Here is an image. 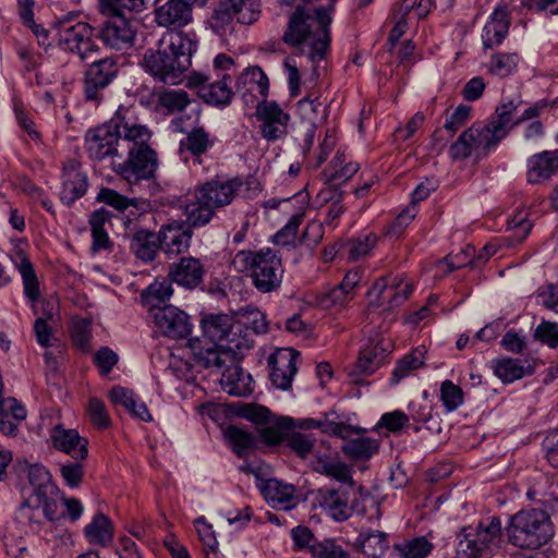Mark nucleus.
Returning a JSON list of instances; mask_svg holds the SVG:
<instances>
[{
  "label": "nucleus",
  "mask_w": 558,
  "mask_h": 558,
  "mask_svg": "<svg viewBox=\"0 0 558 558\" xmlns=\"http://www.w3.org/2000/svg\"><path fill=\"white\" fill-rule=\"evenodd\" d=\"M336 0L328 7H319L310 13L303 5H298L291 14L283 41L293 47L307 49L312 62L325 59L330 45L331 13Z\"/></svg>",
  "instance_id": "obj_1"
},
{
  "label": "nucleus",
  "mask_w": 558,
  "mask_h": 558,
  "mask_svg": "<svg viewBox=\"0 0 558 558\" xmlns=\"http://www.w3.org/2000/svg\"><path fill=\"white\" fill-rule=\"evenodd\" d=\"M195 50L196 43L189 34L171 32L161 37L157 50L145 52L143 66L157 81L175 85L184 78Z\"/></svg>",
  "instance_id": "obj_2"
},
{
  "label": "nucleus",
  "mask_w": 558,
  "mask_h": 558,
  "mask_svg": "<svg viewBox=\"0 0 558 558\" xmlns=\"http://www.w3.org/2000/svg\"><path fill=\"white\" fill-rule=\"evenodd\" d=\"M137 121L131 108L119 107L114 116L106 123L88 130L85 135V148L90 159L113 161L123 159V151L130 149V137Z\"/></svg>",
  "instance_id": "obj_3"
},
{
  "label": "nucleus",
  "mask_w": 558,
  "mask_h": 558,
  "mask_svg": "<svg viewBox=\"0 0 558 558\" xmlns=\"http://www.w3.org/2000/svg\"><path fill=\"white\" fill-rule=\"evenodd\" d=\"M130 137V149L123 151V159L113 161L112 169L130 185L154 177L158 160L156 153L148 145L151 133L137 120Z\"/></svg>",
  "instance_id": "obj_4"
},
{
  "label": "nucleus",
  "mask_w": 558,
  "mask_h": 558,
  "mask_svg": "<svg viewBox=\"0 0 558 558\" xmlns=\"http://www.w3.org/2000/svg\"><path fill=\"white\" fill-rule=\"evenodd\" d=\"M553 534L549 515L541 509L521 510L510 517L506 526L508 542L519 548L536 549Z\"/></svg>",
  "instance_id": "obj_5"
},
{
  "label": "nucleus",
  "mask_w": 558,
  "mask_h": 558,
  "mask_svg": "<svg viewBox=\"0 0 558 558\" xmlns=\"http://www.w3.org/2000/svg\"><path fill=\"white\" fill-rule=\"evenodd\" d=\"M502 544V526L498 517L465 526L458 534L457 554L464 558H490Z\"/></svg>",
  "instance_id": "obj_6"
},
{
  "label": "nucleus",
  "mask_w": 558,
  "mask_h": 558,
  "mask_svg": "<svg viewBox=\"0 0 558 558\" xmlns=\"http://www.w3.org/2000/svg\"><path fill=\"white\" fill-rule=\"evenodd\" d=\"M59 47L65 52L75 54L80 61L87 62L99 51L94 28L85 22L71 23V16H65L54 23Z\"/></svg>",
  "instance_id": "obj_7"
},
{
  "label": "nucleus",
  "mask_w": 558,
  "mask_h": 558,
  "mask_svg": "<svg viewBox=\"0 0 558 558\" xmlns=\"http://www.w3.org/2000/svg\"><path fill=\"white\" fill-rule=\"evenodd\" d=\"M368 494L362 486H340L338 488H322L318 490V502L320 507L336 521L348 520L353 512L364 514L366 508L361 506L360 499L364 500Z\"/></svg>",
  "instance_id": "obj_8"
},
{
  "label": "nucleus",
  "mask_w": 558,
  "mask_h": 558,
  "mask_svg": "<svg viewBox=\"0 0 558 558\" xmlns=\"http://www.w3.org/2000/svg\"><path fill=\"white\" fill-rule=\"evenodd\" d=\"M118 73L117 58L105 57L93 60L83 73V95L85 100L101 101L105 89L113 83Z\"/></svg>",
  "instance_id": "obj_9"
},
{
  "label": "nucleus",
  "mask_w": 558,
  "mask_h": 558,
  "mask_svg": "<svg viewBox=\"0 0 558 558\" xmlns=\"http://www.w3.org/2000/svg\"><path fill=\"white\" fill-rule=\"evenodd\" d=\"M108 20L104 22L99 35L107 46L122 50L133 46L137 22L126 19L123 13H105Z\"/></svg>",
  "instance_id": "obj_10"
},
{
  "label": "nucleus",
  "mask_w": 558,
  "mask_h": 558,
  "mask_svg": "<svg viewBox=\"0 0 558 558\" xmlns=\"http://www.w3.org/2000/svg\"><path fill=\"white\" fill-rule=\"evenodd\" d=\"M257 263L252 270V279L255 288L263 293H268L279 288L283 269L281 259L269 248L257 253Z\"/></svg>",
  "instance_id": "obj_11"
},
{
  "label": "nucleus",
  "mask_w": 558,
  "mask_h": 558,
  "mask_svg": "<svg viewBox=\"0 0 558 558\" xmlns=\"http://www.w3.org/2000/svg\"><path fill=\"white\" fill-rule=\"evenodd\" d=\"M204 5L207 0H168L155 8V22L166 28H181L192 22L194 3Z\"/></svg>",
  "instance_id": "obj_12"
},
{
  "label": "nucleus",
  "mask_w": 558,
  "mask_h": 558,
  "mask_svg": "<svg viewBox=\"0 0 558 558\" xmlns=\"http://www.w3.org/2000/svg\"><path fill=\"white\" fill-rule=\"evenodd\" d=\"M256 117L262 122L260 133L264 138L276 141L286 135L290 116L276 101L258 102Z\"/></svg>",
  "instance_id": "obj_13"
},
{
  "label": "nucleus",
  "mask_w": 558,
  "mask_h": 558,
  "mask_svg": "<svg viewBox=\"0 0 558 558\" xmlns=\"http://www.w3.org/2000/svg\"><path fill=\"white\" fill-rule=\"evenodd\" d=\"M153 318L166 337L185 339L192 332L193 325L190 316L177 306H163V308L157 310Z\"/></svg>",
  "instance_id": "obj_14"
},
{
  "label": "nucleus",
  "mask_w": 558,
  "mask_h": 558,
  "mask_svg": "<svg viewBox=\"0 0 558 558\" xmlns=\"http://www.w3.org/2000/svg\"><path fill=\"white\" fill-rule=\"evenodd\" d=\"M299 352L291 349H280L268 357L270 367V380L279 389L288 390L298 372L296 360Z\"/></svg>",
  "instance_id": "obj_15"
},
{
  "label": "nucleus",
  "mask_w": 558,
  "mask_h": 558,
  "mask_svg": "<svg viewBox=\"0 0 558 558\" xmlns=\"http://www.w3.org/2000/svg\"><path fill=\"white\" fill-rule=\"evenodd\" d=\"M160 251L169 257L181 255L190 248L193 230L183 221L173 220L158 231Z\"/></svg>",
  "instance_id": "obj_16"
},
{
  "label": "nucleus",
  "mask_w": 558,
  "mask_h": 558,
  "mask_svg": "<svg viewBox=\"0 0 558 558\" xmlns=\"http://www.w3.org/2000/svg\"><path fill=\"white\" fill-rule=\"evenodd\" d=\"M231 342H234V344L211 343L208 347L194 351L196 364L205 368H221L228 363H233L236 351L241 350L244 344L241 339H232Z\"/></svg>",
  "instance_id": "obj_17"
},
{
  "label": "nucleus",
  "mask_w": 558,
  "mask_h": 558,
  "mask_svg": "<svg viewBox=\"0 0 558 558\" xmlns=\"http://www.w3.org/2000/svg\"><path fill=\"white\" fill-rule=\"evenodd\" d=\"M242 182L239 179L211 180L195 189L201 199H205L215 210L229 205Z\"/></svg>",
  "instance_id": "obj_18"
},
{
  "label": "nucleus",
  "mask_w": 558,
  "mask_h": 558,
  "mask_svg": "<svg viewBox=\"0 0 558 558\" xmlns=\"http://www.w3.org/2000/svg\"><path fill=\"white\" fill-rule=\"evenodd\" d=\"M204 265L198 258L189 256L182 257L178 263L169 266L168 276L172 282L193 290L197 288L204 279Z\"/></svg>",
  "instance_id": "obj_19"
},
{
  "label": "nucleus",
  "mask_w": 558,
  "mask_h": 558,
  "mask_svg": "<svg viewBox=\"0 0 558 558\" xmlns=\"http://www.w3.org/2000/svg\"><path fill=\"white\" fill-rule=\"evenodd\" d=\"M51 440L56 449L65 452L74 460H85L88 454V441L76 429L57 425L51 430Z\"/></svg>",
  "instance_id": "obj_20"
},
{
  "label": "nucleus",
  "mask_w": 558,
  "mask_h": 558,
  "mask_svg": "<svg viewBox=\"0 0 558 558\" xmlns=\"http://www.w3.org/2000/svg\"><path fill=\"white\" fill-rule=\"evenodd\" d=\"M204 335L213 343L234 344L232 339H240L241 326L234 325L232 318L226 314L209 315L202 320Z\"/></svg>",
  "instance_id": "obj_21"
},
{
  "label": "nucleus",
  "mask_w": 558,
  "mask_h": 558,
  "mask_svg": "<svg viewBox=\"0 0 558 558\" xmlns=\"http://www.w3.org/2000/svg\"><path fill=\"white\" fill-rule=\"evenodd\" d=\"M391 350L390 341L384 339H372L361 350L360 356L355 363V372L361 375H371L380 367Z\"/></svg>",
  "instance_id": "obj_22"
},
{
  "label": "nucleus",
  "mask_w": 558,
  "mask_h": 558,
  "mask_svg": "<svg viewBox=\"0 0 558 558\" xmlns=\"http://www.w3.org/2000/svg\"><path fill=\"white\" fill-rule=\"evenodd\" d=\"M526 179L532 184L549 180L558 171V150H544L527 159Z\"/></svg>",
  "instance_id": "obj_23"
},
{
  "label": "nucleus",
  "mask_w": 558,
  "mask_h": 558,
  "mask_svg": "<svg viewBox=\"0 0 558 558\" xmlns=\"http://www.w3.org/2000/svg\"><path fill=\"white\" fill-rule=\"evenodd\" d=\"M260 492L274 508L290 510L298 504L295 487L276 478L266 480L260 486Z\"/></svg>",
  "instance_id": "obj_24"
},
{
  "label": "nucleus",
  "mask_w": 558,
  "mask_h": 558,
  "mask_svg": "<svg viewBox=\"0 0 558 558\" xmlns=\"http://www.w3.org/2000/svg\"><path fill=\"white\" fill-rule=\"evenodd\" d=\"M510 26L509 13L504 8H497L490 15L483 29V45L485 49H492L500 45L508 34Z\"/></svg>",
  "instance_id": "obj_25"
},
{
  "label": "nucleus",
  "mask_w": 558,
  "mask_h": 558,
  "mask_svg": "<svg viewBox=\"0 0 558 558\" xmlns=\"http://www.w3.org/2000/svg\"><path fill=\"white\" fill-rule=\"evenodd\" d=\"M109 399L113 404L124 408L134 417L145 422L153 420L146 404L135 396L133 390L116 386L109 391Z\"/></svg>",
  "instance_id": "obj_26"
},
{
  "label": "nucleus",
  "mask_w": 558,
  "mask_h": 558,
  "mask_svg": "<svg viewBox=\"0 0 558 558\" xmlns=\"http://www.w3.org/2000/svg\"><path fill=\"white\" fill-rule=\"evenodd\" d=\"M87 191V177L77 168L70 167L63 170L62 190L60 198L63 204L71 206Z\"/></svg>",
  "instance_id": "obj_27"
},
{
  "label": "nucleus",
  "mask_w": 558,
  "mask_h": 558,
  "mask_svg": "<svg viewBox=\"0 0 558 558\" xmlns=\"http://www.w3.org/2000/svg\"><path fill=\"white\" fill-rule=\"evenodd\" d=\"M235 4L230 0H222L215 7L209 19L210 28L223 37L234 33L239 22L234 12Z\"/></svg>",
  "instance_id": "obj_28"
},
{
  "label": "nucleus",
  "mask_w": 558,
  "mask_h": 558,
  "mask_svg": "<svg viewBox=\"0 0 558 558\" xmlns=\"http://www.w3.org/2000/svg\"><path fill=\"white\" fill-rule=\"evenodd\" d=\"M130 248L137 258L144 262H151L160 250L159 234L146 229H140L133 233Z\"/></svg>",
  "instance_id": "obj_29"
},
{
  "label": "nucleus",
  "mask_w": 558,
  "mask_h": 558,
  "mask_svg": "<svg viewBox=\"0 0 558 558\" xmlns=\"http://www.w3.org/2000/svg\"><path fill=\"white\" fill-rule=\"evenodd\" d=\"M173 294L172 281L162 279L161 281H154L142 293L141 299L143 305L154 316L157 310L168 306L166 302Z\"/></svg>",
  "instance_id": "obj_30"
},
{
  "label": "nucleus",
  "mask_w": 558,
  "mask_h": 558,
  "mask_svg": "<svg viewBox=\"0 0 558 558\" xmlns=\"http://www.w3.org/2000/svg\"><path fill=\"white\" fill-rule=\"evenodd\" d=\"M184 214L186 220L183 222L193 230L209 223L215 215V209L205 199H201L197 192L194 191L184 206Z\"/></svg>",
  "instance_id": "obj_31"
},
{
  "label": "nucleus",
  "mask_w": 558,
  "mask_h": 558,
  "mask_svg": "<svg viewBox=\"0 0 558 558\" xmlns=\"http://www.w3.org/2000/svg\"><path fill=\"white\" fill-rule=\"evenodd\" d=\"M222 387L226 392L235 397H247L253 392L252 377L240 366H229L222 374Z\"/></svg>",
  "instance_id": "obj_32"
},
{
  "label": "nucleus",
  "mask_w": 558,
  "mask_h": 558,
  "mask_svg": "<svg viewBox=\"0 0 558 558\" xmlns=\"http://www.w3.org/2000/svg\"><path fill=\"white\" fill-rule=\"evenodd\" d=\"M230 82V75L225 74L221 80L199 88L198 95L206 104L225 107L230 104L233 96Z\"/></svg>",
  "instance_id": "obj_33"
},
{
  "label": "nucleus",
  "mask_w": 558,
  "mask_h": 558,
  "mask_svg": "<svg viewBox=\"0 0 558 558\" xmlns=\"http://www.w3.org/2000/svg\"><path fill=\"white\" fill-rule=\"evenodd\" d=\"M84 534L90 544L105 547L113 539L112 522L102 512H98L85 526Z\"/></svg>",
  "instance_id": "obj_34"
},
{
  "label": "nucleus",
  "mask_w": 558,
  "mask_h": 558,
  "mask_svg": "<svg viewBox=\"0 0 558 558\" xmlns=\"http://www.w3.org/2000/svg\"><path fill=\"white\" fill-rule=\"evenodd\" d=\"M293 424V418L271 416L268 422L257 427V432L264 442L277 445L286 437L287 433L292 429Z\"/></svg>",
  "instance_id": "obj_35"
},
{
  "label": "nucleus",
  "mask_w": 558,
  "mask_h": 558,
  "mask_svg": "<svg viewBox=\"0 0 558 558\" xmlns=\"http://www.w3.org/2000/svg\"><path fill=\"white\" fill-rule=\"evenodd\" d=\"M19 269L23 280L24 294L29 301L34 314L37 315L39 313L37 302L41 293L33 265L28 259H23Z\"/></svg>",
  "instance_id": "obj_36"
},
{
  "label": "nucleus",
  "mask_w": 558,
  "mask_h": 558,
  "mask_svg": "<svg viewBox=\"0 0 558 558\" xmlns=\"http://www.w3.org/2000/svg\"><path fill=\"white\" fill-rule=\"evenodd\" d=\"M269 81L259 66L246 69L238 78V89L246 87V92L253 95L258 92L264 98L268 95Z\"/></svg>",
  "instance_id": "obj_37"
},
{
  "label": "nucleus",
  "mask_w": 558,
  "mask_h": 558,
  "mask_svg": "<svg viewBox=\"0 0 558 558\" xmlns=\"http://www.w3.org/2000/svg\"><path fill=\"white\" fill-rule=\"evenodd\" d=\"M494 373L504 383H512L532 374L533 368L531 366L525 368L520 360L506 357L494 362Z\"/></svg>",
  "instance_id": "obj_38"
},
{
  "label": "nucleus",
  "mask_w": 558,
  "mask_h": 558,
  "mask_svg": "<svg viewBox=\"0 0 558 558\" xmlns=\"http://www.w3.org/2000/svg\"><path fill=\"white\" fill-rule=\"evenodd\" d=\"M434 548V545L425 537L403 539L393 545V550L400 558H425Z\"/></svg>",
  "instance_id": "obj_39"
},
{
  "label": "nucleus",
  "mask_w": 558,
  "mask_h": 558,
  "mask_svg": "<svg viewBox=\"0 0 558 558\" xmlns=\"http://www.w3.org/2000/svg\"><path fill=\"white\" fill-rule=\"evenodd\" d=\"M225 437L240 458L256 447L255 436L235 425H230L225 429Z\"/></svg>",
  "instance_id": "obj_40"
},
{
  "label": "nucleus",
  "mask_w": 558,
  "mask_h": 558,
  "mask_svg": "<svg viewBox=\"0 0 558 558\" xmlns=\"http://www.w3.org/2000/svg\"><path fill=\"white\" fill-rule=\"evenodd\" d=\"M27 477L31 486L34 488L31 497L35 498L45 493L51 494L58 486L52 482V476L46 466L41 464H32L27 469Z\"/></svg>",
  "instance_id": "obj_41"
},
{
  "label": "nucleus",
  "mask_w": 558,
  "mask_h": 558,
  "mask_svg": "<svg viewBox=\"0 0 558 558\" xmlns=\"http://www.w3.org/2000/svg\"><path fill=\"white\" fill-rule=\"evenodd\" d=\"M214 145L209 133L204 128L193 129L185 138L180 142V150H189L193 156L205 154Z\"/></svg>",
  "instance_id": "obj_42"
},
{
  "label": "nucleus",
  "mask_w": 558,
  "mask_h": 558,
  "mask_svg": "<svg viewBox=\"0 0 558 558\" xmlns=\"http://www.w3.org/2000/svg\"><path fill=\"white\" fill-rule=\"evenodd\" d=\"M522 100L510 99L500 104L495 111L494 117L489 125L499 134L501 137H506L509 129L507 128L512 119V113L520 107Z\"/></svg>",
  "instance_id": "obj_43"
},
{
  "label": "nucleus",
  "mask_w": 558,
  "mask_h": 558,
  "mask_svg": "<svg viewBox=\"0 0 558 558\" xmlns=\"http://www.w3.org/2000/svg\"><path fill=\"white\" fill-rule=\"evenodd\" d=\"M345 440L342 446V451L347 457L352 459L366 460L378 450L377 441L368 437L348 438Z\"/></svg>",
  "instance_id": "obj_44"
},
{
  "label": "nucleus",
  "mask_w": 558,
  "mask_h": 558,
  "mask_svg": "<svg viewBox=\"0 0 558 558\" xmlns=\"http://www.w3.org/2000/svg\"><path fill=\"white\" fill-rule=\"evenodd\" d=\"M333 417H337L335 411L325 413L324 418L318 420L319 425H317V428L325 434L337 436L342 439H348L352 435L360 434L363 432V428L355 427L342 422H335Z\"/></svg>",
  "instance_id": "obj_45"
},
{
  "label": "nucleus",
  "mask_w": 558,
  "mask_h": 558,
  "mask_svg": "<svg viewBox=\"0 0 558 558\" xmlns=\"http://www.w3.org/2000/svg\"><path fill=\"white\" fill-rule=\"evenodd\" d=\"M318 470L322 474L340 482L341 486H356L352 478L351 469L343 462L337 460H319Z\"/></svg>",
  "instance_id": "obj_46"
},
{
  "label": "nucleus",
  "mask_w": 558,
  "mask_h": 558,
  "mask_svg": "<svg viewBox=\"0 0 558 558\" xmlns=\"http://www.w3.org/2000/svg\"><path fill=\"white\" fill-rule=\"evenodd\" d=\"M62 498H65L59 487L51 490V494L45 493V495H39L35 497L36 507H43V513L45 518L49 521H56L65 517L64 512L59 513V502L62 501Z\"/></svg>",
  "instance_id": "obj_47"
},
{
  "label": "nucleus",
  "mask_w": 558,
  "mask_h": 558,
  "mask_svg": "<svg viewBox=\"0 0 558 558\" xmlns=\"http://www.w3.org/2000/svg\"><path fill=\"white\" fill-rule=\"evenodd\" d=\"M425 353L426 351L424 348H416L411 353L403 356L398 362L393 371L392 380L398 383L402 378H404L411 371L423 366Z\"/></svg>",
  "instance_id": "obj_48"
},
{
  "label": "nucleus",
  "mask_w": 558,
  "mask_h": 558,
  "mask_svg": "<svg viewBox=\"0 0 558 558\" xmlns=\"http://www.w3.org/2000/svg\"><path fill=\"white\" fill-rule=\"evenodd\" d=\"M158 104L168 113L181 112L189 106L190 98L187 93L182 89L165 90L158 95Z\"/></svg>",
  "instance_id": "obj_49"
},
{
  "label": "nucleus",
  "mask_w": 558,
  "mask_h": 558,
  "mask_svg": "<svg viewBox=\"0 0 558 558\" xmlns=\"http://www.w3.org/2000/svg\"><path fill=\"white\" fill-rule=\"evenodd\" d=\"M468 131H473L472 135L474 137V146L476 151L483 150L487 151L498 145V143L504 138L495 132V130L488 124L485 126H471Z\"/></svg>",
  "instance_id": "obj_50"
},
{
  "label": "nucleus",
  "mask_w": 558,
  "mask_h": 558,
  "mask_svg": "<svg viewBox=\"0 0 558 558\" xmlns=\"http://www.w3.org/2000/svg\"><path fill=\"white\" fill-rule=\"evenodd\" d=\"M84 460L59 462V472L65 485L76 488L81 485L85 475Z\"/></svg>",
  "instance_id": "obj_51"
},
{
  "label": "nucleus",
  "mask_w": 558,
  "mask_h": 558,
  "mask_svg": "<svg viewBox=\"0 0 558 558\" xmlns=\"http://www.w3.org/2000/svg\"><path fill=\"white\" fill-rule=\"evenodd\" d=\"M520 57L517 52L495 53L492 56L490 73L500 77L510 75L518 66Z\"/></svg>",
  "instance_id": "obj_52"
},
{
  "label": "nucleus",
  "mask_w": 558,
  "mask_h": 558,
  "mask_svg": "<svg viewBox=\"0 0 558 558\" xmlns=\"http://www.w3.org/2000/svg\"><path fill=\"white\" fill-rule=\"evenodd\" d=\"M38 509L36 501L33 497L25 499L15 512V520L29 526L32 530H39L41 521L39 519Z\"/></svg>",
  "instance_id": "obj_53"
},
{
  "label": "nucleus",
  "mask_w": 558,
  "mask_h": 558,
  "mask_svg": "<svg viewBox=\"0 0 558 558\" xmlns=\"http://www.w3.org/2000/svg\"><path fill=\"white\" fill-rule=\"evenodd\" d=\"M311 553L314 558H350V554L333 539L314 542Z\"/></svg>",
  "instance_id": "obj_54"
},
{
  "label": "nucleus",
  "mask_w": 558,
  "mask_h": 558,
  "mask_svg": "<svg viewBox=\"0 0 558 558\" xmlns=\"http://www.w3.org/2000/svg\"><path fill=\"white\" fill-rule=\"evenodd\" d=\"M377 235L368 233L364 236L351 240L347 244L348 257L351 260H357L371 253V251L377 244Z\"/></svg>",
  "instance_id": "obj_55"
},
{
  "label": "nucleus",
  "mask_w": 558,
  "mask_h": 558,
  "mask_svg": "<svg viewBox=\"0 0 558 558\" xmlns=\"http://www.w3.org/2000/svg\"><path fill=\"white\" fill-rule=\"evenodd\" d=\"M298 107L302 119L305 120L308 125L316 126L317 121L325 119L323 105L317 97L315 99H310L308 97L303 98L298 102Z\"/></svg>",
  "instance_id": "obj_56"
},
{
  "label": "nucleus",
  "mask_w": 558,
  "mask_h": 558,
  "mask_svg": "<svg viewBox=\"0 0 558 558\" xmlns=\"http://www.w3.org/2000/svg\"><path fill=\"white\" fill-rule=\"evenodd\" d=\"M472 132L473 131L465 130L449 147V155L452 160L466 159L473 151H476Z\"/></svg>",
  "instance_id": "obj_57"
},
{
  "label": "nucleus",
  "mask_w": 558,
  "mask_h": 558,
  "mask_svg": "<svg viewBox=\"0 0 558 558\" xmlns=\"http://www.w3.org/2000/svg\"><path fill=\"white\" fill-rule=\"evenodd\" d=\"M440 399L447 411L451 412L463 403V391L451 380H445L440 388Z\"/></svg>",
  "instance_id": "obj_58"
},
{
  "label": "nucleus",
  "mask_w": 558,
  "mask_h": 558,
  "mask_svg": "<svg viewBox=\"0 0 558 558\" xmlns=\"http://www.w3.org/2000/svg\"><path fill=\"white\" fill-rule=\"evenodd\" d=\"M286 437L288 446L301 458L307 457L314 448V439L308 435L302 434L300 432L289 430Z\"/></svg>",
  "instance_id": "obj_59"
},
{
  "label": "nucleus",
  "mask_w": 558,
  "mask_h": 558,
  "mask_svg": "<svg viewBox=\"0 0 558 558\" xmlns=\"http://www.w3.org/2000/svg\"><path fill=\"white\" fill-rule=\"evenodd\" d=\"M145 0H99L101 13H122V10L142 11Z\"/></svg>",
  "instance_id": "obj_60"
},
{
  "label": "nucleus",
  "mask_w": 558,
  "mask_h": 558,
  "mask_svg": "<svg viewBox=\"0 0 558 558\" xmlns=\"http://www.w3.org/2000/svg\"><path fill=\"white\" fill-rule=\"evenodd\" d=\"M403 279L399 277H388L389 284V295L388 303L391 307L398 306L402 302H404L409 295L412 293V286L407 283L401 290Z\"/></svg>",
  "instance_id": "obj_61"
},
{
  "label": "nucleus",
  "mask_w": 558,
  "mask_h": 558,
  "mask_svg": "<svg viewBox=\"0 0 558 558\" xmlns=\"http://www.w3.org/2000/svg\"><path fill=\"white\" fill-rule=\"evenodd\" d=\"M471 107L466 105H460L456 110L446 119L444 124L445 131L448 132V137H452L453 134L461 129L470 119Z\"/></svg>",
  "instance_id": "obj_62"
},
{
  "label": "nucleus",
  "mask_w": 558,
  "mask_h": 558,
  "mask_svg": "<svg viewBox=\"0 0 558 558\" xmlns=\"http://www.w3.org/2000/svg\"><path fill=\"white\" fill-rule=\"evenodd\" d=\"M87 412L94 426L98 428H106L110 425L111 421L106 410V405L100 399L90 398Z\"/></svg>",
  "instance_id": "obj_63"
},
{
  "label": "nucleus",
  "mask_w": 558,
  "mask_h": 558,
  "mask_svg": "<svg viewBox=\"0 0 558 558\" xmlns=\"http://www.w3.org/2000/svg\"><path fill=\"white\" fill-rule=\"evenodd\" d=\"M97 201L105 203L119 211L125 210L128 207L134 205V199H130L117 191L108 187H102L97 196Z\"/></svg>",
  "instance_id": "obj_64"
}]
</instances>
